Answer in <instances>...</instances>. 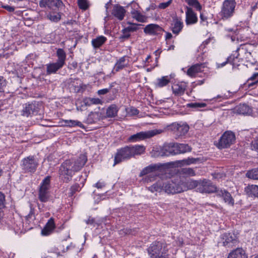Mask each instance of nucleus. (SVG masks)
<instances>
[{
    "label": "nucleus",
    "instance_id": "10",
    "mask_svg": "<svg viewBox=\"0 0 258 258\" xmlns=\"http://www.w3.org/2000/svg\"><path fill=\"white\" fill-rule=\"evenodd\" d=\"M174 152L175 150L173 146L171 147L169 145H164L163 147H154L151 154L153 157L168 156L174 154Z\"/></svg>",
    "mask_w": 258,
    "mask_h": 258
},
{
    "label": "nucleus",
    "instance_id": "49",
    "mask_svg": "<svg viewBox=\"0 0 258 258\" xmlns=\"http://www.w3.org/2000/svg\"><path fill=\"white\" fill-rule=\"evenodd\" d=\"M251 150L258 153V139L252 141L251 143Z\"/></svg>",
    "mask_w": 258,
    "mask_h": 258
},
{
    "label": "nucleus",
    "instance_id": "50",
    "mask_svg": "<svg viewBox=\"0 0 258 258\" xmlns=\"http://www.w3.org/2000/svg\"><path fill=\"white\" fill-rule=\"evenodd\" d=\"M6 86V80L3 77H0V92L4 91V88Z\"/></svg>",
    "mask_w": 258,
    "mask_h": 258
},
{
    "label": "nucleus",
    "instance_id": "47",
    "mask_svg": "<svg viewBox=\"0 0 258 258\" xmlns=\"http://www.w3.org/2000/svg\"><path fill=\"white\" fill-rule=\"evenodd\" d=\"M206 106V104L205 103L199 102L191 103L187 104V106L194 108H202L205 107Z\"/></svg>",
    "mask_w": 258,
    "mask_h": 258
},
{
    "label": "nucleus",
    "instance_id": "9",
    "mask_svg": "<svg viewBox=\"0 0 258 258\" xmlns=\"http://www.w3.org/2000/svg\"><path fill=\"white\" fill-rule=\"evenodd\" d=\"M235 140L234 134L231 131H226L221 137L216 146L219 149L227 148L233 144Z\"/></svg>",
    "mask_w": 258,
    "mask_h": 258
},
{
    "label": "nucleus",
    "instance_id": "29",
    "mask_svg": "<svg viewBox=\"0 0 258 258\" xmlns=\"http://www.w3.org/2000/svg\"><path fill=\"white\" fill-rule=\"evenodd\" d=\"M149 190L152 192H160L164 191V182L162 180H159L152 185L148 187Z\"/></svg>",
    "mask_w": 258,
    "mask_h": 258
},
{
    "label": "nucleus",
    "instance_id": "37",
    "mask_svg": "<svg viewBox=\"0 0 258 258\" xmlns=\"http://www.w3.org/2000/svg\"><path fill=\"white\" fill-rule=\"evenodd\" d=\"M246 176L249 178L258 180V168L248 170Z\"/></svg>",
    "mask_w": 258,
    "mask_h": 258
},
{
    "label": "nucleus",
    "instance_id": "64",
    "mask_svg": "<svg viewBox=\"0 0 258 258\" xmlns=\"http://www.w3.org/2000/svg\"><path fill=\"white\" fill-rule=\"evenodd\" d=\"M130 34H126V35H124V37H125V38H128V37H130Z\"/></svg>",
    "mask_w": 258,
    "mask_h": 258
},
{
    "label": "nucleus",
    "instance_id": "7",
    "mask_svg": "<svg viewBox=\"0 0 258 258\" xmlns=\"http://www.w3.org/2000/svg\"><path fill=\"white\" fill-rule=\"evenodd\" d=\"M163 132L162 130H153L145 132H141L132 135L128 139L130 142H136L154 137Z\"/></svg>",
    "mask_w": 258,
    "mask_h": 258
},
{
    "label": "nucleus",
    "instance_id": "46",
    "mask_svg": "<svg viewBox=\"0 0 258 258\" xmlns=\"http://www.w3.org/2000/svg\"><path fill=\"white\" fill-rule=\"evenodd\" d=\"M78 4L79 7L83 10H86L89 7L88 0H78Z\"/></svg>",
    "mask_w": 258,
    "mask_h": 258
},
{
    "label": "nucleus",
    "instance_id": "44",
    "mask_svg": "<svg viewBox=\"0 0 258 258\" xmlns=\"http://www.w3.org/2000/svg\"><path fill=\"white\" fill-rule=\"evenodd\" d=\"M180 173L187 176H193L196 175L195 171L191 168H182L181 170Z\"/></svg>",
    "mask_w": 258,
    "mask_h": 258
},
{
    "label": "nucleus",
    "instance_id": "23",
    "mask_svg": "<svg viewBox=\"0 0 258 258\" xmlns=\"http://www.w3.org/2000/svg\"><path fill=\"white\" fill-rule=\"evenodd\" d=\"M125 9L118 5H115L112 10L113 15L117 18L119 20H122L124 18L125 13Z\"/></svg>",
    "mask_w": 258,
    "mask_h": 258
},
{
    "label": "nucleus",
    "instance_id": "54",
    "mask_svg": "<svg viewBox=\"0 0 258 258\" xmlns=\"http://www.w3.org/2000/svg\"><path fill=\"white\" fill-rule=\"evenodd\" d=\"M2 7L9 12H12L15 10V8L14 7H12L7 5H2Z\"/></svg>",
    "mask_w": 258,
    "mask_h": 258
},
{
    "label": "nucleus",
    "instance_id": "27",
    "mask_svg": "<svg viewBox=\"0 0 258 258\" xmlns=\"http://www.w3.org/2000/svg\"><path fill=\"white\" fill-rule=\"evenodd\" d=\"M128 63V59H127V57L126 56L121 57L117 60L114 67V70L116 72H118L127 67Z\"/></svg>",
    "mask_w": 258,
    "mask_h": 258
},
{
    "label": "nucleus",
    "instance_id": "19",
    "mask_svg": "<svg viewBox=\"0 0 258 258\" xmlns=\"http://www.w3.org/2000/svg\"><path fill=\"white\" fill-rule=\"evenodd\" d=\"M185 22L186 25H191L196 23L198 22V17L197 14L194 12L192 9L188 7L185 8Z\"/></svg>",
    "mask_w": 258,
    "mask_h": 258
},
{
    "label": "nucleus",
    "instance_id": "36",
    "mask_svg": "<svg viewBox=\"0 0 258 258\" xmlns=\"http://www.w3.org/2000/svg\"><path fill=\"white\" fill-rule=\"evenodd\" d=\"M64 122L66 123L65 125L67 126L74 127L75 126H78L81 128H84V125L80 121L77 120H65Z\"/></svg>",
    "mask_w": 258,
    "mask_h": 258
},
{
    "label": "nucleus",
    "instance_id": "52",
    "mask_svg": "<svg viewBox=\"0 0 258 258\" xmlns=\"http://www.w3.org/2000/svg\"><path fill=\"white\" fill-rule=\"evenodd\" d=\"M172 1V0H169L166 3H160L158 5V8L161 9H164L166 8L167 7H168L171 4Z\"/></svg>",
    "mask_w": 258,
    "mask_h": 258
},
{
    "label": "nucleus",
    "instance_id": "55",
    "mask_svg": "<svg viewBox=\"0 0 258 258\" xmlns=\"http://www.w3.org/2000/svg\"><path fill=\"white\" fill-rule=\"evenodd\" d=\"M109 90H110V89H107V88L103 89L98 90L97 92V93L99 95H104V94H106L108 92H109Z\"/></svg>",
    "mask_w": 258,
    "mask_h": 258
},
{
    "label": "nucleus",
    "instance_id": "62",
    "mask_svg": "<svg viewBox=\"0 0 258 258\" xmlns=\"http://www.w3.org/2000/svg\"><path fill=\"white\" fill-rule=\"evenodd\" d=\"M77 185L73 186L71 187V189L73 190L75 189V187H77Z\"/></svg>",
    "mask_w": 258,
    "mask_h": 258
},
{
    "label": "nucleus",
    "instance_id": "38",
    "mask_svg": "<svg viewBox=\"0 0 258 258\" xmlns=\"http://www.w3.org/2000/svg\"><path fill=\"white\" fill-rule=\"evenodd\" d=\"M190 6L195 8L197 11H201L202 9L201 5L198 0H184Z\"/></svg>",
    "mask_w": 258,
    "mask_h": 258
},
{
    "label": "nucleus",
    "instance_id": "3",
    "mask_svg": "<svg viewBox=\"0 0 258 258\" xmlns=\"http://www.w3.org/2000/svg\"><path fill=\"white\" fill-rule=\"evenodd\" d=\"M147 250L150 258H169L167 244L164 242L154 241Z\"/></svg>",
    "mask_w": 258,
    "mask_h": 258
},
{
    "label": "nucleus",
    "instance_id": "35",
    "mask_svg": "<svg viewBox=\"0 0 258 258\" xmlns=\"http://www.w3.org/2000/svg\"><path fill=\"white\" fill-rule=\"evenodd\" d=\"M250 108L248 105L245 104H240L236 107V111L242 114H245L249 112Z\"/></svg>",
    "mask_w": 258,
    "mask_h": 258
},
{
    "label": "nucleus",
    "instance_id": "4",
    "mask_svg": "<svg viewBox=\"0 0 258 258\" xmlns=\"http://www.w3.org/2000/svg\"><path fill=\"white\" fill-rule=\"evenodd\" d=\"M56 53L58 57L57 61L46 64V73L47 75L55 73L64 64L66 58L65 52L62 49H58Z\"/></svg>",
    "mask_w": 258,
    "mask_h": 258
},
{
    "label": "nucleus",
    "instance_id": "48",
    "mask_svg": "<svg viewBox=\"0 0 258 258\" xmlns=\"http://www.w3.org/2000/svg\"><path fill=\"white\" fill-rule=\"evenodd\" d=\"M198 160H199L198 158H188L186 159L181 160V162L184 165H189L196 163Z\"/></svg>",
    "mask_w": 258,
    "mask_h": 258
},
{
    "label": "nucleus",
    "instance_id": "32",
    "mask_svg": "<svg viewBox=\"0 0 258 258\" xmlns=\"http://www.w3.org/2000/svg\"><path fill=\"white\" fill-rule=\"evenodd\" d=\"M107 39L103 36H100L92 40V44L94 48L101 46L106 41Z\"/></svg>",
    "mask_w": 258,
    "mask_h": 258
},
{
    "label": "nucleus",
    "instance_id": "24",
    "mask_svg": "<svg viewBox=\"0 0 258 258\" xmlns=\"http://www.w3.org/2000/svg\"><path fill=\"white\" fill-rule=\"evenodd\" d=\"M131 14L132 18L139 22L145 23L147 21L148 17L137 10L133 9L131 12Z\"/></svg>",
    "mask_w": 258,
    "mask_h": 258
},
{
    "label": "nucleus",
    "instance_id": "63",
    "mask_svg": "<svg viewBox=\"0 0 258 258\" xmlns=\"http://www.w3.org/2000/svg\"><path fill=\"white\" fill-rule=\"evenodd\" d=\"M150 58V55H148V56L147 57L146 59V61H148V59H149Z\"/></svg>",
    "mask_w": 258,
    "mask_h": 258
},
{
    "label": "nucleus",
    "instance_id": "58",
    "mask_svg": "<svg viewBox=\"0 0 258 258\" xmlns=\"http://www.w3.org/2000/svg\"><path fill=\"white\" fill-rule=\"evenodd\" d=\"M95 222L94 219L91 217H89L88 220L86 221V223L87 224H93Z\"/></svg>",
    "mask_w": 258,
    "mask_h": 258
},
{
    "label": "nucleus",
    "instance_id": "16",
    "mask_svg": "<svg viewBox=\"0 0 258 258\" xmlns=\"http://www.w3.org/2000/svg\"><path fill=\"white\" fill-rule=\"evenodd\" d=\"M216 190V187L211 181L207 180L199 181L198 191L201 193H211Z\"/></svg>",
    "mask_w": 258,
    "mask_h": 258
},
{
    "label": "nucleus",
    "instance_id": "22",
    "mask_svg": "<svg viewBox=\"0 0 258 258\" xmlns=\"http://www.w3.org/2000/svg\"><path fill=\"white\" fill-rule=\"evenodd\" d=\"M173 148L175 150L174 154H183L191 150V148L187 144H174Z\"/></svg>",
    "mask_w": 258,
    "mask_h": 258
},
{
    "label": "nucleus",
    "instance_id": "18",
    "mask_svg": "<svg viewBox=\"0 0 258 258\" xmlns=\"http://www.w3.org/2000/svg\"><path fill=\"white\" fill-rule=\"evenodd\" d=\"M171 129L174 131L176 136L180 137L184 135L187 133L189 127L187 124H180L174 123L171 125Z\"/></svg>",
    "mask_w": 258,
    "mask_h": 258
},
{
    "label": "nucleus",
    "instance_id": "15",
    "mask_svg": "<svg viewBox=\"0 0 258 258\" xmlns=\"http://www.w3.org/2000/svg\"><path fill=\"white\" fill-rule=\"evenodd\" d=\"M38 112V104L35 102L26 103L23 105L21 115L25 117L31 116L37 114Z\"/></svg>",
    "mask_w": 258,
    "mask_h": 258
},
{
    "label": "nucleus",
    "instance_id": "56",
    "mask_svg": "<svg viewBox=\"0 0 258 258\" xmlns=\"http://www.w3.org/2000/svg\"><path fill=\"white\" fill-rule=\"evenodd\" d=\"M250 80L255 81L254 83L249 84V86H251L252 84H255V83H257L258 82V73L253 74V76L250 77Z\"/></svg>",
    "mask_w": 258,
    "mask_h": 258
},
{
    "label": "nucleus",
    "instance_id": "11",
    "mask_svg": "<svg viewBox=\"0 0 258 258\" xmlns=\"http://www.w3.org/2000/svg\"><path fill=\"white\" fill-rule=\"evenodd\" d=\"M22 162V168L25 172H34L38 164L33 156L25 158Z\"/></svg>",
    "mask_w": 258,
    "mask_h": 258
},
{
    "label": "nucleus",
    "instance_id": "59",
    "mask_svg": "<svg viewBox=\"0 0 258 258\" xmlns=\"http://www.w3.org/2000/svg\"><path fill=\"white\" fill-rule=\"evenodd\" d=\"M230 58H228L227 59V61H225V62H224L222 63H220V64H218V68H221V67H223V66H224L227 62V61L228 62H230Z\"/></svg>",
    "mask_w": 258,
    "mask_h": 258
},
{
    "label": "nucleus",
    "instance_id": "53",
    "mask_svg": "<svg viewBox=\"0 0 258 258\" xmlns=\"http://www.w3.org/2000/svg\"><path fill=\"white\" fill-rule=\"evenodd\" d=\"M5 202V195L0 191V208L4 207Z\"/></svg>",
    "mask_w": 258,
    "mask_h": 258
},
{
    "label": "nucleus",
    "instance_id": "2",
    "mask_svg": "<svg viewBox=\"0 0 258 258\" xmlns=\"http://www.w3.org/2000/svg\"><path fill=\"white\" fill-rule=\"evenodd\" d=\"M145 148L142 145L126 146L118 149L114 156V166L136 155H140L145 152Z\"/></svg>",
    "mask_w": 258,
    "mask_h": 258
},
{
    "label": "nucleus",
    "instance_id": "57",
    "mask_svg": "<svg viewBox=\"0 0 258 258\" xmlns=\"http://www.w3.org/2000/svg\"><path fill=\"white\" fill-rule=\"evenodd\" d=\"M105 184L104 182L98 181L95 184V186L98 188H102L105 186Z\"/></svg>",
    "mask_w": 258,
    "mask_h": 258
},
{
    "label": "nucleus",
    "instance_id": "13",
    "mask_svg": "<svg viewBox=\"0 0 258 258\" xmlns=\"http://www.w3.org/2000/svg\"><path fill=\"white\" fill-rule=\"evenodd\" d=\"M159 166L157 165H152L145 168L140 174V176L147 175L145 177V181L148 182L154 180L157 174Z\"/></svg>",
    "mask_w": 258,
    "mask_h": 258
},
{
    "label": "nucleus",
    "instance_id": "31",
    "mask_svg": "<svg viewBox=\"0 0 258 258\" xmlns=\"http://www.w3.org/2000/svg\"><path fill=\"white\" fill-rule=\"evenodd\" d=\"M80 82L79 79L70 78L68 80V84L70 89H73L74 92H78L80 90Z\"/></svg>",
    "mask_w": 258,
    "mask_h": 258
},
{
    "label": "nucleus",
    "instance_id": "40",
    "mask_svg": "<svg viewBox=\"0 0 258 258\" xmlns=\"http://www.w3.org/2000/svg\"><path fill=\"white\" fill-rule=\"evenodd\" d=\"M249 46V45L247 44H244L241 46V47L240 48V50L241 51H245V59L247 61L251 62L252 63V61L251 60V54L250 52L247 51L248 48L247 47Z\"/></svg>",
    "mask_w": 258,
    "mask_h": 258
},
{
    "label": "nucleus",
    "instance_id": "14",
    "mask_svg": "<svg viewBox=\"0 0 258 258\" xmlns=\"http://www.w3.org/2000/svg\"><path fill=\"white\" fill-rule=\"evenodd\" d=\"M39 6L41 8L48 7L50 10L59 11L64 7L61 0H41Z\"/></svg>",
    "mask_w": 258,
    "mask_h": 258
},
{
    "label": "nucleus",
    "instance_id": "41",
    "mask_svg": "<svg viewBox=\"0 0 258 258\" xmlns=\"http://www.w3.org/2000/svg\"><path fill=\"white\" fill-rule=\"evenodd\" d=\"M247 189L249 190V195L251 196L258 197V186L256 185H250L247 186Z\"/></svg>",
    "mask_w": 258,
    "mask_h": 258
},
{
    "label": "nucleus",
    "instance_id": "17",
    "mask_svg": "<svg viewBox=\"0 0 258 258\" xmlns=\"http://www.w3.org/2000/svg\"><path fill=\"white\" fill-rule=\"evenodd\" d=\"M164 30L157 24H150L144 28L145 33L150 35H158L162 34Z\"/></svg>",
    "mask_w": 258,
    "mask_h": 258
},
{
    "label": "nucleus",
    "instance_id": "25",
    "mask_svg": "<svg viewBox=\"0 0 258 258\" xmlns=\"http://www.w3.org/2000/svg\"><path fill=\"white\" fill-rule=\"evenodd\" d=\"M54 228L55 225L54 220L53 219L51 218L48 221L44 228L42 230V235L44 236L49 235L52 232Z\"/></svg>",
    "mask_w": 258,
    "mask_h": 258
},
{
    "label": "nucleus",
    "instance_id": "39",
    "mask_svg": "<svg viewBox=\"0 0 258 258\" xmlns=\"http://www.w3.org/2000/svg\"><path fill=\"white\" fill-rule=\"evenodd\" d=\"M85 104L86 106H90L92 104H99L101 103V100L96 98H88L84 100Z\"/></svg>",
    "mask_w": 258,
    "mask_h": 258
},
{
    "label": "nucleus",
    "instance_id": "34",
    "mask_svg": "<svg viewBox=\"0 0 258 258\" xmlns=\"http://www.w3.org/2000/svg\"><path fill=\"white\" fill-rule=\"evenodd\" d=\"M118 110V109L116 105L112 104L106 109V116L108 117H114L117 115Z\"/></svg>",
    "mask_w": 258,
    "mask_h": 258
},
{
    "label": "nucleus",
    "instance_id": "20",
    "mask_svg": "<svg viewBox=\"0 0 258 258\" xmlns=\"http://www.w3.org/2000/svg\"><path fill=\"white\" fill-rule=\"evenodd\" d=\"M180 183L183 192L187 190L192 189L195 188H197V190L198 191L199 181L192 180H188L186 182L180 181Z\"/></svg>",
    "mask_w": 258,
    "mask_h": 258
},
{
    "label": "nucleus",
    "instance_id": "45",
    "mask_svg": "<svg viewBox=\"0 0 258 258\" xmlns=\"http://www.w3.org/2000/svg\"><path fill=\"white\" fill-rule=\"evenodd\" d=\"M140 25V24L136 23H131L130 26L123 29V33H125L126 32H129L136 31L139 29V26Z\"/></svg>",
    "mask_w": 258,
    "mask_h": 258
},
{
    "label": "nucleus",
    "instance_id": "5",
    "mask_svg": "<svg viewBox=\"0 0 258 258\" xmlns=\"http://www.w3.org/2000/svg\"><path fill=\"white\" fill-rule=\"evenodd\" d=\"M236 3L235 0H225L222 4L220 15L223 20L232 17L235 12Z\"/></svg>",
    "mask_w": 258,
    "mask_h": 258
},
{
    "label": "nucleus",
    "instance_id": "28",
    "mask_svg": "<svg viewBox=\"0 0 258 258\" xmlns=\"http://www.w3.org/2000/svg\"><path fill=\"white\" fill-rule=\"evenodd\" d=\"M204 68L202 63H197L189 68L187 71V74L190 77H194L196 74L202 71V69Z\"/></svg>",
    "mask_w": 258,
    "mask_h": 258
},
{
    "label": "nucleus",
    "instance_id": "60",
    "mask_svg": "<svg viewBox=\"0 0 258 258\" xmlns=\"http://www.w3.org/2000/svg\"><path fill=\"white\" fill-rule=\"evenodd\" d=\"M172 35L170 33H169V32L166 33V35L165 36V38L166 40L171 39L172 38Z\"/></svg>",
    "mask_w": 258,
    "mask_h": 258
},
{
    "label": "nucleus",
    "instance_id": "1",
    "mask_svg": "<svg viewBox=\"0 0 258 258\" xmlns=\"http://www.w3.org/2000/svg\"><path fill=\"white\" fill-rule=\"evenodd\" d=\"M87 161V156L81 154L74 162L67 160L63 162L59 170L60 177L63 181L68 182L72 178L74 172L80 170Z\"/></svg>",
    "mask_w": 258,
    "mask_h": 258
},
{
    "label": "nucleus",
    "instance_id": "12",
    "mask_svg": "<svg viewBox=\"0 0 258 258\" xmlns=\"http://www.w3.org/2000/svg\"><path fill=\"white\" fill-rule=\"evenodd\" d=\"M164 191L168 194H176L183 192L180 181L176 182L171 180L164 182Z\"/></svg>",
    "mask_w": 258,
    "mask_h": 258
},
{
    "label": "nucleus",
    "instance_id": "43",
    "mask_svg": "<svg viewBox=\"0 0 258 258\" xmlns=\"http://www.w3.org/2000/svg\"><path fill=\"white\" fill-rule=\"evenodd\" d=\"M158 87H162L167 85L170 82V78L168 76H164L157 80Z\"/></svg>",
    "mask_w": 258,
    "mask_h": 258
},
{
    "label": "nucleus",
    "instance_id": "8",
    "mask_svg": "<svg viewBox=\"0 0 258 258\" xmlns=\"http://www.w3.org/2000/svg\"><path fill=\"white\" fill-rule=\"evenodd\" d=\"M237 242V237L234 233H224L221 234L217 244L219 246L231 247Z\"/></svg>",
    "mask_w": 258,
    "mask_h": 258
},
{
    "label": "nucleus",
    "instance_id": "26",
    "mask_svg": "<svg viewBox=\"0 0 258 258\" xmlns=\"http://www.w3.org/2000/svg\"><path fill=\"white\" fill-rule=\"evenodd\" d=\"M183 28V23L180 19L176 18L174 19L173 23L171 24V30L175 34H178Z\"/></svg>",
    "mask_w": 258,
    "mask_h": 258
},
{
    "label": "nucleus",
    "instance_id": "33",
    "mask_svg": "<svg viewBox=\"0 0 258 258\" xmlns=\"http://www.w3.org/2000/svg\"><path fill=\"white\" fill-rule=\"evenodd\" d=\"M219 194L223 197L225 202L232 206L234 205V201L230 193L225 190H221Z\"/></svg>",
    "mask_w": 258,
    "mask_h": 258
},
{
    "label": "nucleus",
    "instance_id": "51",
    "mask_svg": "<svg viewBox=\"0 0 258 258\" xmlns=\"http://www.w3.org/2000/svg\"><path fill=\"white\" fill-rule=\"evenodd\" d=\"M139 110L134 107H131L129 109H128V110L127 111V113L128 114H130V115H137L139 113Z\"/></svg>",
    "mask_w": 258,
    "mask_h": 258
},
{
    "label": "nucleus",
    "instance_id": "61",
    "mask_svg": "<svg viewBox=\"0 0 258 258\" xmlns=\"http://www.w3.org/2000/svg\"><path fill=\"white\" fill-rule=\"evenodd\" d=\"M200 18L202 21H204L207 19L206 17H204L202 14H201L200 15Z\"/></svg>",
    "mask_w": 258,
    "mask_h": 258
},
{
    "label": "nucleus",
    "instance_id": "6",
    "mask_svg": "<svg viewBox=\"0 0 258 258\" xmlns=\"http://www.w3.org/2000/svg\"><path fill=\"white\" fill-rule=\"evenodd\" d=\"M50 176H46L42 181L38 192V199L41 202H46L50 198Z\"/></svg>",
    "mask_w": 258,
    "mask_h": 258
},
{
    "label": "nucleus",
    "instance_id": "21",
    "mask_svg": "<svg viewBox=\"0 0 258 258\" xmlns=\"http://www.w3.org/2000/svg\"><path fill=\"white\" fill-rule=\"evenodd\" d=\"M228 258H247V255L242 248H237L229 253Z\"/></svg>",
    "mask_w": 258,
    "mask_h": 258
},
{
    "label": "nucleus",
    "instance_id": "30",
    "mask_svg": "<svg viewBox=\"0 0 258 258\" xmlns=\"http://www.w3.org/2000/svg\"><path fill=\"white\" fill-rule=\"evenodd\" d=\"M186 89V85L185 84H174L172 87V89L173 93L177 96H181L183 95Z\"/></svg>",
    "mask_w": 258,
    "mask_h": 258
},
{
    "label": "nucleus",
    "instance_id": "42",
    "mask_svg": "<svg viewBox=\"0 0 258 258\" xmlns=\"http://www.w3.org/2000/svg\"><path fill=\"white\" fill-rule=\"evenodd\" d=\"M47 18L52 22H57L60 20L61 16L58 13H49L47 14Z\"/></svg>",
    "mask_w": 258,
    "mask_h": 258
}]
</instances>
